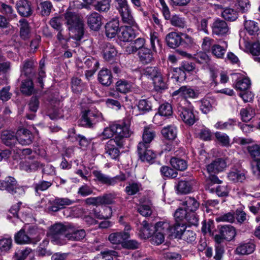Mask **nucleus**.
Instances as JSON below:
<instances>
[{"label": "nucleus", "instance_id": "nucleus-57", "mask_svg": "<svg viewBox=\"0 0 260 260\" xmlns=\"http://www.w3.org/2000/svg\"><path fill=\"white\" fill-rule=\"evenodd\" d=\"M236 124V121L229 119L226 122L218 121L214 125V127L217 129L225 130L230 129Z\"/></svg>", "mask_w": 260, "mask_h": 260}, {"label": "nucleus", "instance_id": "nucleus-3", "mask_svg": "<svg viewBox=\"0 0 260 260\" xmlns=\"http://www.w3.org/2000/svg\"><path fill=\"white\" fill-rule=\"evenodd\" d=\"M116 3V8L121 18L122 22L133 27L138 28L132 13V10L127 0H114Z\"/></svg>", "mask_w": 260, "mask_h": 260}, {"label": "nucleus", "instance_id": "nucleus-62", "mask_svg": "<svg viewBox=\"0 0 260 260\" xmlns=\"http://www.w3.org/2000/svg\"><path fill=\"white\" fill-rule=\"evenodd\" d=\"M138 108L140 111L144 113L151 110V104L148 100H140L138 104Z\"/></svg>", "mask_w": 260, "mask_h": 260}, {"label": "nucleus", "instance_id": "nucleus-37", "mask_svg": "<svg viewBox=\"0 0 260 260\" xmlns=\"http://www.w3.org/2000/svg\"><path fill=\"white\" fill-rule=\"evenodd\" d=\"M98 79L103 85H110L112 80L111 72L107 69L101 70L98 75Z\"/></svg>", "mask_w": 260, "mask_h": 260}, {"label": "nucleus", "instance_id": "nucleus-17", "mask_svg": "<svg viewBox=\"0 0 260 260\" xmlns=\"http://www.w3.org/2000/svg\"><path fill=\"white\" fill-rule=\"evenodd\" d=\"M119 29V20L118 19H113L105 25L106 35L109 38H113L116 36Z\"/></svg>", "mask_w": 260, "mask_h": 260}, {"label": "nucleus", "instance_id": "nucleus-26", "mask_svg": "<svg viewBox=\"0 0 260 260\" xmlns=\"http://www.w3.org/2000/svg\"><path fill=\"white\" fill-rule=\"evenodd\" d=\"M130 236L128 232H119L111 233L108 237L109 241L113 244H120L122 245L124 240L128 239Z\"/></svg>", "mask_w": 260, "mask_h": 260}, {"label": "nucleus", "instance_id": "nucleus-9", "mask_svg": "<svg viewBox=\"0 0 260 260\" xmlns=\"http://www.w3.org/2000/svg\"><path fill=\"white\" fill-rule=\"evenodd\" d=\"M93 175L95 177L96 180L102 183L109 185H113L119 181H122L126 179L125 175L123 174H121L114 177H109L103 174L100 171H94L93 172Z\"/></svg>", "mask_w": 260, "mask_h": 260}, {"label": "nucleus", "instance_id": "nucleus-29", "mask_svg": "<svg viewBox=\"0 0 260 260\" xmlns=\"http://www.w3.org/2000/svg\"><path fill=\"white\" fill-rule=\"evenodd\" d=\"M244 27L249 35L256 36V38L259 39L260 35L258 33L259 28L258 23L253 20H246L244 23Z\"/></svg>", "mask_w": 260, "mask_h": 260}, {"label": "nucleus", "instance_id": "nucleus-21", "mask_svg": "<svg viewBox=\"0 0 260 260\" xmlns=\"http://www.w3.org/2000/svg\"><path fill=\"white\" fill-rule=\"evenodd\" d=\"M181 33L172 31L166 37L167 45L171 48H175L180 46L182 43Z\"/></svg>", "mask_w": 260, "mask_h": 260}, {"label": "nucleus", "instance_id": "nucleus-1", "mask_svg": "<svg viewBox=\"0 0 260 260\" xmlns=\"http://www.w3.org/2000/svg\"><path fill=\"white\" fill-rule=\"evenodd\" d=\"M132 133L129 124L121 122L112 123L105 127L99 137L102 140L111 139L113 137H114L113 139L118 138L120 140H124V138L129 137Z\"/></svg>", "mask_w": 260, "mask_h": 260}, {"label": "nucleus", "instance_id": "nucleus-27", "mask_svg": "<svg viewBox=\"0 0 260 260\" xmlns=\"http://www.w3.org/2000/svg\"><path fill=\"white\" fill-rule=\"evenodd\" d=\"M1 139L2 142L8 146H14L18 142L17 133L15 134L10 131H4L1 135Z\"/></svg>", "mask_w": 260, "mask_h": 260}, {"label": "nucleus", "instance_id": "nucleus-52", "mask_svg": "<svg viewBox=\"0 0 260 260\" xmlns=\"http://www.w3.org/2000/svg\"><path fill=\"white\" fill-rule=\"evenodd\" d=\"M20 25V36L25 40L29 38V27L27 21L24 19H22L19 21Z\"/></svg>", "mask_w": 260, "mask_h": 260}, {"label": "nucleus", "instance_id": "nucleus-34", "mask_svg": "<svg viewBox=\"0 0 260 260\" xmlns=\"http://www.w3.org/2000/svg\"><path fill=\"white\" fill-rule=\"evenodd\" d=\"M185 229L184 222H176L173 225H171L170 236L181 238Z\"/></svg>", "mask_w": 260, "mask_h": 260}, {"label": "nucleus", "instance_id": "nucleus-38", "mask_svg": "<svg viewBox=\"0 0 260 260\" xmlns=\"http://www.w3.org/2000/svg\"><path fill=\"white\" fill-rule=\"evenodd\" d=\"M27 229L25 226L20 230L15 236V241L18 244H24L31 242V238L25 234V230Z\"/></svg>", "mask_w": 260, "mask_h": 260}, {"label": "nucleus", "instance_id": "nucleus-47", "mask_svg": "<svg viewBox=\"0 0 260 260\" xmlns=\"http://www.w3.org/2000/svg\"><path fill=\"white\" fill-rule=\"evenodd\" d=\"M116 49L110 44L106 45L103 50L104 58L107 60H110L117 55Z\"/></svg>", "mask_w": 260, "mask_h": 260}, {"label": "nucleus", "instance_id": "nucleus-33", "mask_svg": "<svg viewBox=\"0 0 260 260\" xmlns=\"http://www.w3.org/2000/svg\"><path fill=\"white\" fill-rule=\"evenodd\" d=\"M220 234L228 241H231L234 238L236 235L235 229L231 225L221 226L220 229Z\"/></svg>", "mask_w": 260, "mask_h": 260}, {"label": "nucleus", "instance_id": "nucleus-42", "mask_svg": "<svg viewBox=\"0 0 260 260\" xmlns=\"http://www.w3.org/2000/svg\"><path fill=\"white\" fill-rule=\"evenodd\" d=\"M221 16L226 21H234L238 18V12L234 9L225 8L222 11Z\"/></svg>", "mask_w": 260, "mask_h": 260}, {"label": "nucleus", "instance_id": "nucleus-2", "mask_svg": "<svg viewBox=\"0 0 260 260\" xmlns=\"http://www.w3.org/2000/svg\"><path fill=\"white\" fill-rule=\"evenodd\" d=\"M66 24L70 31L77 32L75 34L74 39L77 41H80L83 37L84 34L83 23L79 16L70 11H67L64 14Z\"/></svg>", "mask_w": 260, "mask_h": 260}, {"label": "nucleus", "instance_id": "nucleus-58", "mask_svg": "<svg viewBox=\"0 0 260 260\" xmlns=\"http://www.w3.org/2000/svg\"><path fill=\"white\" fill-rule=\"evenodd\" d=\"M63 18L60 16H56L52 18L49 22L50 25L56 30H62Z\"/></svg>", "mask_w": 260, "mask_h": 260}, {"label": "nucleus", "instance_id": "nucleus-39", "mask_svg": "<svg viewBox=\"0 0 260 260\" xmlns=\"http://www.w3.org/2000/svg\"><path fill=\"white\" fill-rule=\"evenodd\" d=\"M12 247V239L10 237H3L0 239V255L9 252Z\"/></svg>", "mask_w": 260, "mask_h": 260}, {"label": "nucleus", "instance_id": "nucleus-45", "mask_svg": "<svg viewBox=\"0 0 260 260\" xmlns=\"http://www.w3.org/2000/svg\"><path fill=\"white\" fill-rule=\"evenodd\" d=\"M132 88V84L124 80H118L116 83V90L122 93H126L131 91Z\"/></svg>", "mask_w": 260, "mask_h": 260}, {"label": "nucleus", "instance_id": "nucleus-50", "mask_svg": "<svg viewBox=\"0 0 260 260\" xmlns=\"http://www.w3.org/2000/svg\"><path fill=\"white\" fill-rule=\"evenodd\" d=\"M118 256V253L113 250L101 252L98 254L93 260H113V257Z\"/></svg>", "mask_w": 260, "mask_h": 260}, {"label": "nucleus", "instance_id": "nucleus-32", "mask_svg": "<svg viewBox=\"0 0 260 260\" xmlns=\"http://www.w3.org/2000/svg\"><path fill=\"white\" fill-rule=\"evenodd\" d=\"M228 48V43L225 41H221L220 44L213 45L211 51L212 54L216 57L222 58L223 57Z\"/></svg>", "mask_w": 260, "mask_h": 260}, {"label": "nucleus", "instance_id": "nucleus-44", "mask_svg": "<svg viewBox=\"0 0 260 260\" xmlns=\"http://www.w3.org/2000/svg\"><path fill=\"white\" fill-rule=\"evenodd\" d=\"M170 164L173 168L179 171L185 170L188 166L185 160L178 157H172L170 160Z\"/></svg>", "mask_w": 260, "mask_h": 260}, {"label": "nucleus", "instance_id": "nucleus-43", "mask_svg": "<svg viewBox=\"0 0 260 260\" xmlns=\"http://www.w3.org/2000/svg\"><path fill=\"white\" fill-rule=\"evenodd\" d=\"M74 202L68 198H56L54 201V203L56 206H53L51 210L53 211H56L59 209L62 208L64 206H68L73 204Z\"/></svg>", "mask_w": 260, "mask_h": 260}, {"label": "nucleus", "instance_id": "nucleus-46", "mask_svg": "<svg viewBox=\"0 0 260 260\" xmlns=\"http://www.w3.org/2000/svg\"><path fill=\"white\" fill-rule=\"evenodd\" d=\"M240 115L243 121L248 122L254 117L255 115V111L252 107H247L241 109Z\"/></svg>", "mask_w": 260, "mask_h": 260}, {"label": "nucleus", "instance_id": "nucleus-22", "mask_svg": "<svg viewBox=\"0 0 260 260\" xmlns=\"http://www.w3.org/2000/svg\"><path fill=\"white\" fill-rule=\"evenodd\" d=\"M133 27L130 25L121 26L119 29V39L123 42L131 41L135 37V33Z\"/></svg>", "mask_w": 260, "mask_h": 260}, {"label": "nucleus", "instance_id": "nucleus-28", "mask_svg": "<svg viewBox=\"0 0 260 260\" xmlns=\"http://www.w3.org/2000/svg\"><path fill=\"white\" fill-rule=\"evenodd\" d=\"M69 231L66 235V238L69 240L80 241L86 236L85 231L83 229L76 230L70 226Z\"/></svg>", "mask_w": 260, "mask_h": 260}, {"label": "nucleus", "instance_id": "nucleus-63", "mask_svg": "<svg viewBox=\"0 0 260 260\" xmlns=\"http://www.w3.org/2000/svg\"><path fill=\"white\" fill-rule=\"evenodd\" d=\"M144 74L146 76H147L148 78H149L153 80L155 77L161 74V72L157 68L149 67H147L145 69Z\"/></svg>", "mask_w": 260, "mask_h": 260}, {"label": "nucleus", "instance_id": "nucleus-14", "mask_svg": "<svg viewBox=\"0 0 260 260\" xmlns=\"http://www.w3.org/2000/svg\"><path fill=\"white\" fill-rule=\"evenodd\" d=\"M16 7L19 14L24 17L30 16L33 12L31 3L27 0H19L16 3Z\"/></svg>", "mask_w": 260, "mask_h": 260}, {"label": "nucleus", "instance_id": "nucleus-24", "mask_svg": "<svg viewBox=\"0 0 260 260\" xmlns=\"http://www.w3.org/2000/svg\"><path fill=\"white\" fill-rule=\"evenodd\" d=\"M196 182L193 180H180L176 187V190L179 193L187 194L192 190Z\"/></svg>", "mask_w": 260, "mask_h": 260}, {"label": "nucleus", "instance_id": "nucleus-64", "mask_svg": "<svg viewBox=\"0 0 260 260\" xmlns=\"http://www.w3.org/2000/svg\"><path fill=\"white\" fill-rule=\"evenodd\" d=\"M110 0H101L95 5V9L100 12H107L110 8Z\"/></svg>", "mask_w": 260, "mask_h": 260}, {"label": "nucleus", "instance_id": "nucleus-16", "mask_svg": "<svg viewBox=\"0 0 260 260\" xmlns=\"http://www.w3.org/2000/svg\"><path fill=\"white\" fill-rule=\"evenodd\" d=\"M213 34L222 36L228 33L229 27L226 23L222 20L219 19H216L211 25Z\"/></svg>", "mask_w": 260, "mask_h": 260}, {"label": "nucleus", "instance_id": "nucleus-36", "mask_svg": "<svg viewBox=\"0 0 260 260\" xmlns=\"http://www.w3.org/2000/svg\"><path fill=\"white\" fill-rule=\"evenodd\" d=\"M138 56L140 61L144 64L150 63L153 59L151 51L147 48H144L140 50Z\"/></svg>", "mask_w": 260, "mask_h": 260}, {"label": "nucleus", "instance_id": "nucleus-6", "mask_svg": "<svg viewBox=\"0 0 260 260\" xmlns=\"http://www.w3.org/2000/svg\"><path fill=\"white\" fill-rule=\"evenodd\" d=\"M0 190H7L13 195H21L24 193L23 188L17 186L16 180L10 176L6 177L4 180H0Z\"/></svg>", "mask_w": 260, "mask_h": 260}, {"label": "nucleus", "instance_id": "nucleus-8", "mask_svg": "<svg viewBox=\"0 0 260 260\" xmlns=\"http://www.w3.org/2000/svg\"><path fill=\"white\" fill-rule=\"evenodd\" d=\"M103 120V116L100 111L95 110H89L83 113L81 122L82 124L87 127H91L96 123Z\"/></svg>", "mask_w": 260, "mask_h": 260}, {"label": "nucleus", "instance_id": "nucleus-40", "mask_svg": "<svg viewBox=\"0 0 260 260\" xmlns=\"http://www.w3.org/2000/svg\"><path fill=\"white\" fill-rule=\"evenodd\" d=\"M183 205L187 212H194L199 207V203L193 198L188 197L183 202Z\"/></svg>", "mask_w": 260, "mask_h": 260}, {"label": "nucleus", "instance_id": "nucleus-59", "mask_svg": "<svg viewBox=\"0 0 260 260\" xmlns=\"http://www.w3.org/2000/svg\"><path fill=\"white\" fill-rule=\"evenodd\" d=\"M84 63L88 68L91 69L89 71L91 73V75H92L96 72L99 66L98 60L92 57L88 58L85 61Z\"/></svg>", "mask_w": 260, "mask_h": 260}, {"label": "nucleus", "instance_id": "nucleus-11", "mask_svg": "<svg viewBox=\"0 0 260 260\" xmlns=\"http://www.w3.org/2000/svg\"><path fill=\"white\" fill-rule=\"evenodd\" d=\"M21 205V203L19 202L13 205L9 210V212L12 214V216H11L10 214L8 216V218H9L13 217L15 219V221L17 223L21 222V220L19 219L18 216V212L19 211V214H22V215L24 214V216L26 217L29 216L30 215V209L27 207H20Z\"/></svg>", "mask_w": 260, "mask_h": 260}, {"label": "nucleus", "instance_id": "nucleus-15", "mask_svg": "<svg viewBox=\"0 0 260 260\" xmlns=\"http://www.w3.org/2000/svg\"><path fill=\"white\" fill-rule=\"evenodd\" d=\"M179 112H180L179 115L181 118L185 123L192 125L195 122L196 117L192 107L188 108L181 107Z\"/></svg>", "mask_w": 260, "mask_h": 260}, {"label": "nucleus", "instance_id": "nucleus-13", "mask_svg": "<svg viewBox=\"0 0 260 260\" xmlns=\"http://www.w3.org/2000/svg\"><path fill=\"white\" fill-rule=\"evenodd\" d=\"M87 20L89 27L94 30L99 29L102 24V16L96 12L88 14Z\"/></svg>", "mask_w": 260, "mask_h": 260}, {"label": "nucleus", "instance_id": "nucleus-23", "mask_svg": "<svg viewBox=\"0 0 260 260\" xmlns=\"http://www.w3.org/2000/svg\"><path fill=\"white\" fill-rule=\"evenodd\" d=\"M226 167V164L224 160L217 158L207 166V170L210 174L217 173L223 171Z\"/></svg>", "mask_w": 260, "mask_h": 260}, {"label": "nucleus", "instance_id": "nucleus-61", "mask_svg": "<svg viewBox=\"0 0 260 260\" xmlns=\"http://www.w3.org/2000/svg\"><path fill=\"white\" fill-rule=\"evenodd\" d=\"M153 83L154 88L157 91L164 89L167 87L166 82L163 79L161 74L154 79Z\"/></svg>", "mask_w": 260, "mask_h": 260}, {"label": "nucleus", "instance_id": "nucleus-5", "mask_svg": "<svg viewBox=\"0 0 260 260\" xmlns=\"http://www.w3.org/2000/svg\"><path fill=\"white\" fill-rule=\"evenodd\" d=\"M70 226L58 223L54 224L49 229L48 236L56 244H62L61 240L66 238L67 233L70 232Z\"/></svg>", "mask_w": 260, "mask_h": 260}, {"label": "nucleus", "instance_id": "nucleus-12", "mask_svg": "<svg viewBox=\"0 0 260 260\" xmlns=\"http://www.w3.org/2000/svg\"><path fill=\"white\" fill-rule=\"evenodd\" d=\"M155 136L156 132L154 130L150 127H145L142 136V141L138 145L140 151L142 152V149L144 148L145 146H149L150 143Z\"/></svg>", "mask_w": 260, "mask_h": 260}, {"label": "nucleus", "instance_id": "nucleus-31", "mask_svg": "<svg viewBox=\"0 0 260 260\" xmlns=\"http://www.w3.org/2000/svg\"><path fill=\"white\" fill-rule=\"evenodd\" d=\"M255 249V245L254 244L247 242L239 244L236 248L235 252L239 255H247L252 253Z\"/></svg>", "mask_w": 260, "mask_h": 260}, {"label": "nucleus", "instance_id": "nucleus-19", "mask_svg": "<svg viewBox=\"0 0 260 260\" xmlns=\"http://www.w3.org/2000/svg\"><path fill=\"white\" fill-rule=\"evenodd\" d=\"M246 173L244 170L232 168L228 174V177L233 182H243L246 179Z\"/></svg>", "mask_w": 260, "mask_h": 260}, {"label": "nucleus", "instance_id": "nucleus-30", "mask_svg": "<svg viewBox=\"0 0 260 260\" xmlns=\"http://www.w3.org/2000/svg\"><path fill=\"white\" fill-rule=\"evenodd\" d=\"M161 133L165 139L172 141L177 137V129L174 125H168L162 128Z\"/></svg>", "mask_w": 260, "mask_h": 260}, {"label": "nucleus", "instance_id": "nucleus-60", "mask_svg": "<svg viewBox=\"0 0 260 260\" xmlns=\"http://www.w3.org/2000/svg\"><path fill=\"white\" fill-rule=\"evenodd\" d=\"M31 252V249L28 247L22 249H18L15 251L14 257L16 260H24Z\"/></svg>", "mask_w": 260, "mask_h": 260}, {"label": "nucleus", "instance_id": "nucleus-56", "mask_svg": "<svg viewBox=\"0 0 260 260\" xmlns=\"http://www.w3.org/2000/svg\"><path fill=\"white\" fill-rule=\"evenodd\" d=\"M116 196V194L114 193L105 194L103 196H99L100 205L113 204Z\"/></svg>", "mask_w": 260, "mask_h": 260}, {"label": "nucleus", "instance_id": "nucleus-20", "mask_svg": "<svg viewBox=\"0 0 260 260\" xmlns=\"http://www.w3.org/2000/svg\"><path fill=\"white\" fill-rule=\"evenodd\" d=\"M17 141L22 145L31 144L32 140V135L30 131L26 129L20 128L17 132Z\"/></svg>", "mask_w": 260, "mask_h": 260}, {"label": "nucleus", "instance_id": "nucleus-7", "mask_svg": "<svg viewBox=\"0 0 260 260\" xmlns=\"http://www.w3.org/2000/svg\"><path fill=\"white\" fill-rule=\"evenodd\" d=\"M124 144V140L118 138L111 139L106 143L105 146V152L112 159H117L120 154V151L116 146L121 148Z\"/></svg>", "mask_w": 260, "mask_h": 260}, {"label": "nucleus", "instance_id": "nucleus-25", "mask_svg": "<svg viewBox=\"0 0 260 260\" xmlns=\"http://www.w3.org/2000/svg\"><path fill=\"white\" fill-rule=\"evenodd\" d=\"M42 167V165L37 160H32L30 156L26 158L25 161L20 164V168L27 172L36 171L38 168Z\"/></svg>", "mask_w": 260, "mask_h": 260}, {"label": "nucleus", "instance_id": "nucleus-4", "mask_svg": "<svg viewBox=\"0 0 260 260\" xmlns=\"http://www.w3.org/2000/svg\"><path fill=\"white\" fill-rule=\"evenodd\" d=\"M158 1L159 7L161 10L165 19L169 20L170 19L172 25L180 28H184L187 26L186 21L185 19L179 15H174L171 18L169 9L165 0H158Z\"/></svg>", "mask_w": 260, "mask_h": 260}, {"label": "nucleus", "instance_id": "nucleus-48", "mask_svg": "<svg viewBox=\"0 0 260 260\" xmlns=\"http://www.w3.org/2000/svg\"><path fill=\"white\" fill-rule=\"evenodd\" d=\"M51 107L49 110L51 118H54L59 117L60 115L59 108L61 107V103L59 101H52L50 103Z\"/></svg>", "mask_w": 260, "mask_h": 260}, {"label": "nucleus", "instance_id": "nucleus-54", "mask_svg": "<svg viewBox=\"0 0 260 260\" xmlns=\"http://www.w3.org/2000/svg\"><path fill=\"white\" fill-rule=\"evenodd\" d=\"M21 92L26 95H30L34 91L33 83L31 80L27 79L22 82L21 87Z\"/></svg>", "mask_w": 260, "mask_h": 260}, {"label": "nucleus", "instance_id": "nucleus-18", "mask_svg": "<svg viewBox=\"0 0 260 260\" xmlns=\"http://www.w3.org/2000/svg\"><path fill=\"white\" fill-rule=\"evenodd\" d=\"M92 214L94 217L99 219H107L111 217L112 209L109 206H102L101 208L93 209Z\"/></svg>", "mask_w": 260, "mask_h": 260}, {"label": "nucleus", "instance_id": "nucleus-55", "mask_svg": "<svg viewBox=\"0 0 260 260\" xmlns=\"http://www.w3.org/2000/svg\"><path fill=\"white\" fill-rule=\"evenodd\" d=\"M215 137L217 142L222 146L228 147L230 146V139L229 137L225 133L217 132L215 133Z\"/></svg>", "mask_w": 260, "mask_h": 260}, {"label": "nucleus", "instance_id": "nucleus-51", "mask_svg": "<svg viewBox=\"0 0 260 260\" xmlns=\"http://www.w3.org/2000/svg\"><path fill=\"white\" fill-rule=\"evenodd\" d=\"M251 85L250 79L247 77H244L239 79L235 84L236 89L241 91L248 90Z\"/></svg>", "mask_w": 260, "mask_h": 260}, {"label": "nucleus", "instance_id": "nucleus-49", "mask_svg": "<svg viewBox=\"0 0 260 260\" xmlns=\"http://www.w3.org/2000/svg\"><path fill=\"white\" fill-rule=\"evenodd\" d=\"M53 6L50 2L45 1L40 4L38 9L42 16H48L50 15Z\"/></svg>", "mask_w": 260, "mask_h": 260}, {"label": "nucleus", "instance_id": "nucleus-35", "mask_svg": "<svg viewBox=\"0 0 260 260\" xmlns=\"http://www.w3.org/2000/svg\"><path fill=\"white\" fill-rule=\"evenodd\" d=\"M149 146H145L142 149V152L138 148V152L140 159L143 161L150 162L153 160L156 157L155 153L151 150L148 149Z\"/></svg>", "mask_w": 260, "mask_h": 260}, {"label": "nucleus", "instance_id": "nucleus-41", "mask_svg": "<svg viewBox=\"0 0 260 260\" xmlns=\"http://www.w3.org/2000/svg\"><path fill=\"white\" fill-rule=\"evenodd\" d=\"M171 225L167 221L157 222L155 225V231L170 236Z\"/></svg>", "mask_w": 260, "mask_h": 260}, {"label": "nucleus", "instance_id": "nucleus-10", "mask_svg": "<svg viewBox=\"0 0 260 260\" xmlns=\"http://www.w3.org/2000/svg\"><path fill=\"white\" fill-rule=\"evenodd\" d=\"M239 46L240 48L246 52H249L253 55H260V44L258 42L251 44L244 38H241L239 40Z\"/></svg>", "mask_w": 260, "mask_h": 260}, {"label": "nucleus", "instance_id": "nucleus-53", "mask_svg": "<svg viewBox=\"0 0 260 260\" xmlns=\"http://www.w3.org/2000/svg\"><path fill=\"white\" fill-rule=\"evenodd\" d=\"M172 71V78L176 81L182 82L186 79V74L181 68H176L171 69Z\"/></svg>", "mask_w": 260, "mask_h": 260}]
</instances>
